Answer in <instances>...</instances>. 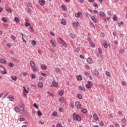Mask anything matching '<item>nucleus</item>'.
<instances>
[{
    "mask_svg": "<svg viewBox=\"0 0 127 127\" xmlns=\"http://www.w3.org/2000/svg\"><path fill=\"white\" fill-rule=\"evenodd\" d=\"M30 64L31 65V67L33 69V71L34 72H36V71H37V67H35V66H36L35 63H34V62H33L32 61H31L30 62Z\"/></svg>",
    "mask_w": 127,
    "mask_h": 127,
    "instance_id": "nucleus-1",
    "label": "nucleus"
},
{
    "mask_svg": "<svg viewBox=\"0 0 127 127\" xmlns=\"http://www.w3.org/2000/svg\"><path fill=\"white\" fill-rule=\"evenodd\" d=\"M73 119L75 120V121H81V117L78 115L76 114V113H73L72 115Z\"/></svg>",
    "mask_w": 127,
    "mask_h": 127,
    "instance_id": "nucleus-2",
    "label": "nucleus"
},
{
    "mask_svg": "<svg viewBox=\"0 0 127 127\" xmlns=\"http://www.w3.org/2000/svg\"><path fill=\"white\" fill-rule=\"evenodd\" d=\"M85 86L87 89H91L93 87V82L91 81H88Z\"/></svg>",
    "mask_w": 127,
    "mask_h": 127,
    "instance_id": "nucleus-3",
    "label": "nucleus"
},
{
    "mask_svg": "<svg viewBox=\"0 0 127 127\" xmlns=\"http://www.w3.org/2000/svg\"><path fill=\"white\" fill-rule=\"evenodd\" d=\"M0 71L1 72V74H7V72L5 70V68L3 66L0 65Z\"/></svg>",
    "mask_w": 127,
    "mask_h": 127,
    "instance_id": "nucleus-4",
    "label": "nucleus"
},
{
    "mask_svg": "<svg viewBox=\"0 0 127 127\" xmlns=\"http://www.w3.org/2000/svg\"><path fill=\"white\" fill-rule=\"evenodd\" d=\"M75 107L77 108L78 110H80L81 109V107L82 106V105L81 103L79 102V101H76L75 103Z\"/></svg>",
    "mask_w": 127,
    "mask_h": 127,
    "instance_id": "nucleus-5",
    "label": "nucleus"
},
{
    "mask_svg": "<svg viewBox=\"0 0 127 127\" xmlns=\"http://www.w3.org/2000/svg\"><path fill=\"white\" fill-rule=\"evenodd\" d=\"M59 39L61 41L62 45H63L65 47H68V45H67V43H66V42H65V41L64 40H62V39H61V38H60Z\"/></svg>",
    "mask_w": 127,
    "mask_h": 127,
    "instance_id": "nucleus-6",
    "label": "nucleus"
},
{
    "mask_svg": "<svg viewBox=\"0 0 127 127\" xmlns=\"http://www.w3.org/2000/svg\"><path fill=\"white\" fill-rule=\"evenodd\" d=\"M93 117L95 121H99V116H98V115H97V114L96 113L93 114Z\"/></svg>",
    "mask_w": 127,
    "mask_h": 127,
    "instance_id": "nucleus-7",
    "label": "nucleus"
},
{
    "mask_svg": "<svg viewBox=\"0 0 127 127\" xmlns=\"http://www.w3.org/2000/svg\"><path fill=\"white\" fill-rule=\"evenodd\" d=\"M72 25L74 27H77L80 25V23H79V22H73L72 23Z\"/></svg>",
    "mask_w": 127,
    "mask_h": 127,
    "instance_id": "nucleus-8",
    "label": "nucleus"
},
{
    "mask_svg": "<svg viewBox=\"0 0 127 127\" xmlns=\"http://www.w3.org/2000/svg\"><path fill=\"white\" fill-rule=\"evenodd\" d=\"M50 43H51L53 47H56V43L53 39L50 40Z\"/></svg>",
    "mask_w": 127,
    "mask_h": 127,
    "instance_id": "nucleus-9",
    "label": "nucleus"
},
{
    "mask_svg": "<svg viewBox=\"0 0 127 127\" xmlns=\"http://www.w3.org/2000/svg\"><path fill=\"white\" fill-rule=\"evenodd\" d=\"M80 15H82V12L81 11H78L77 13L75 14V16L77 18L80 17Z\"/></svg>",
    "mask_w": 127,
    "mask_h": 127,
    "instance_id": "nucleus-10",
    "label": "nucleus"
},
{
    "mask_svg": "<svg viewBox=\"0 0 127 127\" xmlns=\"http://www.w3.org/2000/svg\"><path fill=\"white\" fill-rule=\"evenodd\" d=\"M99 16H101V17H104L106 15V13L104 12L103 11H100L99 13Z\"/></svg>",
    "mask_w": 127,
    "mask_h": 127,
    "instance_id": "nucleus-11",
    "label": "nucleus"
},
{
    "mask_svg": "<svg viewBox=\"0 0 127 127\" xmlns=\"http://www.w3.org/2000/svg\"><path fill=\"white\" fill-rule=\"evenodd\" d=\"M39 3H40V5H44V4H45V0H40L39 1Z\"/></svg>",
    "mask_w": 127,
    "mask_h": 127,
    "instance_id": "nucleus-12",
    "label": "nucleus"
},
{
    "mask_svg": "<svg viewBox=\"0 0 127 127\" xmlns=\"http://www.w3.org/2000/svg\"><path fill=\"white\" fill-rule=\"evenodd\" d=\"M92 20L94 21V22H95V23H98V19L95 17V16H91V17Z\"/></svg>",
    "mask_w": 127,
    "mask_h": 127,
    "instance_id": "nucleus-13",
    "label": "nucleus"
},
{
    "mask_svg": "<svg viewBox=\"0 0 127 127\" xmlns=\"http://www.w3.org/2000/svg\"><path fill=\"white\" fill-rule=\"evenodd\" d=\"M61 23L63 25H66L67 24V23L66 22V21H65V19L64 18H63L62 19Z\"/></svg>",
    "mask_w": 127,
    "mask_h": 127,
    "instance_id": "nucleus-14",
    "label": "nucleus"
},
{
    "mask_svg": "<svg viewBox=\"0 0 127 127\" xmlns=\"http://www.w3.org/2000/svg\"><path fill=\"white\" fill-rule=\"evenodd\" d=\"M86 61L87 63H89V64H92L93 63V60H91V58H88L87 60Z\"/></svg>",
    "mask_w": 127,
    "mask_h": 127,
    "instance_id": "nucleus-15",
    "label": "nucleus"
},
{
    "mask_svg": "<svg viewBox=\"0 0 127 127\" xmlns=\"http://www.w3.org/2000/svg\"><path fill=\"white\" fill-rule=\"evenodd\" d=\"M0 63H2L3 64H6V61L3 59H0Z\"/></svg>",
    "mask_w": 127,
    "mask_h": 127,
    "instance_id": "nucleus-16",
    "label": "nucleus"
},
{
    "mask_svg": "<svg viewBox=\"0 0 127 127\" xmlns=\"http://www.w3.org/2000/svg\"><path fill=\"white\" fill-rule=\"evenodd\" d=\"M103 46L105 48H108V43L107 42V41H104Z\"/></svg>",
    "mask_w": 127,
    "mask_h": 127,
    "instance_id": "nucleus-17",
    "label": "nucleus"
},
{
    "mask_svg": "<svg viewBox=\"0 0 127 127\" xmlns=\"http://www.w3.org/2000/svg\"><path fill=\"white\" fill-rule=\"evenodd\" d=\"M38 86L39 88H43V83L42 82H39L38 83Z\"/></svg>",
    "mask_w": 127,
    "mask_h": 127,
    "instance_id": "nucleus-18",
    "label": "nucleus"
},
{
    "mask_svg": "<svg viewBox=\"0 0 127 127\" xmlns=\"http://www.w3.org/2000/svg\"><path fill=\"white\" fill-rule=\"evenodd\" d=\"M105 74L106 76H107V77H109V78H111V73H110V72L106 71L105 72Z\"/></svg>",
    "mask_w": 127,
    "mask_h": 127,
    "instance_id": "nucleus-19",
    "label": "nucleus"
},
{
    "mask_svg": "<svg viewBox=\"0 0 127 127\" xmlns=\"http://www.w3.org/2000/svg\"><path fill=\"white\" fill-rule=\"evenodd\" d=\"M14 21H15L16 22H17L18 23L20 22V20H19V18H18V17H15L14 18Z\"/></svg>",
    "mask_w": 127,
    "mask_h": 127,
    "instance_id": "nucleus-20",
    "label": "nucleus"
},
{
    "mask_svg": "<svg viewBox=\"0 0 127 127\" xmlns=\"http://www.w3.org/2000/svg\"><path fill=\"white\" fill-rule=\"evenodd\" d=\"M52 84L54 87H55L56 88H57V87H58V83H57L56 82L53 81Z\"/></svg>",
    "mask_w": 127,
    "mask_h": 127,
    "instance_id": "nucleus-21",
    "label": "nucleus"
},
{
    "mask_svg": "<svg viewBox=\"0 0 127 127\" xmlns=\"http://www.w3.org/2000/svg\"><path fill=\"white\" fill-rule=\"evenodd\" d=\"M59 101L60 103H61L62 104H63V103H64V98H63V97H60Z\"/></svg>",
    "mask_w": 127,
    "mask_h": 127,
    "instance_id": "nucleus-22",
    "label": "nucleus"
},
{
    "mask_svg": "<svg viewBox=\"0 0 127 127\" xmlns=\"http://www.w3.org/2000/svg\"><path fill=\"white\" fill-rule=\"evenodd\" d=\"M62 8L63 9V10H64V11H66V10H67V8H66L64 4L62 5Z\"/></svg>",
    "mask_w": 127,
    "mask_h": 127,
    "instance_id": "nucleus-23",
    "label": "nucleus"
},
{
    "mask_svg": "<svg viewBox=\"0 0 127 127\" xmlns=\"http://www.w3.org/2000/svg\"><path fill=\"white\" fill-rule=\"evenodd\" d=\"M59 95L60 96H63V95H64V90L63 89L59 92Z\"/></svg>",
    "mask_w": 127,
    "mask_h": 127,
    "instance_id": "nucleus-24",
    "label": "nucleus"
},
{
    "mask_svg": "<svg viewBox=\"0 0 127 127\" xmlns=\"http://www.w3.org/2000/svg\"><path fill=\"white\" fill-rule=\"evenodd\" d=\"M77 79L79 81H81V80L83 79V77L81 75H79L77 76Z\"/></svg>",
    "mask_w": 127,
    "mask_h": 127,
    "instance_id": "nucleus-25",
    "label": "nucleus"
},
{
    "mask_svg": "<svg viewBox=\"0 0 127 127\" xmlns=\"http://www.w3.org/2000/svg\"><path fill=\"white\" fill-rule=\"evenodd\" d=\"M10 78L12 80H13V81H16V80H17V77L16 76L13 77V76H11Z\"/></svg>",
    "mask_w": 127,
    "mask_h": 127,
    "instance_id": "nucleus-26",
    "label": "nucleus"
},
{
    "mask_svg": "<svg viewBox=\"0 0 127 127\" xmlns=\"http://www.w3.org/2000/svg\"><path fill=\"white\" fill-rule=\"evenodd\" d=\"M94 74L96 76H98V75H99V71L95 69L94 71Z\"/></svg>",
    "mask_w": 127,
    "mask_h": 127,
    "instance_id": "nucleus-27",
    "label": "nucleus"
},
{
    "mask_svg": "<svg viewBox=\"0 0 127 127\" xmlns=\"http://www.w3.org/2000/svg\"><path fill=\"white\" fill-rule=\"evenodd\" d=\"M8 66H9L10 67L13 68V67H14V64H13L12 63H9L8 64Z\"/></svg>",
    "mask_w": 127,
    "mask_h": 127,
    "instance_id": "nucleus-28",
    "label": "nucleus"
},
{
    "mask_svg": "<svg viewBox=\"0 0 127 127\" xmlns=\"http://www.w3.org/2000/svg\"><path fill=\"white\" fill-rule=\"evenodd\" d=\"M14 110L16 112V113H18V112H19V108L17 107H15Z\"/></svg>",
    "mask_w": 127,
    "mask_h": 127,
    "instance_id": "nucleus-29",
    "label": "nucleus"
},
{
    "mask_svg": "<svg viewBox=\"0 0 127 127\" xmlns=\"http://www.w3.org/2000/svg\"><path fill=\"white\" fill-rule=\"evenodd\" d=\"M31 45H32V46H35V45H36V42L34 40H33L31 43Z\"/></svg>",
    "mask_w": 127,
    "mask_h": 127,
    "instance_id": "nucleus-30",
    "label": "nucleus"
},
{
    "mask_svg": "<svg viewBox=\"0 0 127 127\" xmlns=\"http://www.w3.org/2000/svg\"><path fill=\"white\" fill-rule=\"evenodd\" d=\"M113 19L114 20H115V21H117V20H118V17L117 16V15H113Z\"/></svg>",
    "mask_w": 127,
    "mask_h": 127,
    "instance_id": "nucleus-31",
    "label": "nucleus"
},
{
    "mask_svg": "<svg viewBox=\"0 0 127 127\" xmlns=\"http://www.w3.org/2000/svg\"><path fill=\"white\" fill-rule=\"evenodd\" d=\"M5 9L6 11H7L8 12H10V13H11L12 12L11 9L8 8H5Z\"/></svg>",
    "mask_w": 127,
    "mask_h": 127,
    "instance_id": "nucleus-32",
    "label": "nucleus"
},
{
    "mask_svg": "<svg viewBox=\"0 0 127 127\" xmlns=\"http://www.w3.org/2000/svg\"><path fill=\"white\" fill-rule=\"evenodd\" d=\"M79 89H80V90H81V91H83V92H85V91H86V88H85L84 87H79Z\"/></svg>",
    "mask_w": 127,
    "mask_h": 127,
    "instance_id": "nucleus-33",
    "label": "nucleus"
},
{
    "mask_svg": "<svg viewBox=\"0 0 127 127\" xmlns=\"http://www.w3.org/2000/svg\"><path fill=\"white\" fill-rule=\"evenodd\" d=\"M18 120L20 122H24V121H25V119L23 118H20L18 119Z\"/></svg>",
    "mask_w": 127,
    "mask_h": 127,
    "instance_id": "nucleus-34",
    "label": "nucleus"
},
{
    "mask_svg": "<svg viewBox=\"0 0 127 127\" xmlns=\"http://www.w3.org/2000/svg\"><path fill=\"white\" fill-rule=\"evenodd\" d=\"M41 68L43 69V70H46V69H47V66H44V65H42L41 66Z\"/></svg>",
    "mask_w": 127,
    "mask_h": 127,
    "instance_id": "nucleus-35",
    "label": "nucleus"
},
{
    "mask_svg": "<svg viewBox=\"0 0 127 127\" xmlns=\"http://www.w3.org/2000/svg\"><path fill=\"white\" fill-rule=\"evenodd\" d=\"M2 20L4 22H7V19H6V18H5V17H2Z\"/></svg>",
    "mask_w": 127,
    "mask_h": 127,
    "instance_id": "nucleus-36",
    "label": "nucleus"
},
{
    "mask_svg": "<svg viewBox=\"0 0 127 127\" xmlns=\"http://www.w3.org/2000/svg\"><path fill=\"white\" fill-rule=\"evenodd\" d=\"M77 98H78V99H80V100H82V99H83V97H82V95L81 94H78Z\"/></svg>",
    "mask_w": 127,
    "mask_h": 127,
    "instance_id": "nucleus-37",
    "label": "nucleus"
},
{
    "mask_svg": "<svg viewBox=\"0 0 127 127\" xmlns=\"http://www.w3.org/2000/svg\"><path fill=\"white\" fill-rule=\"evenodd\" d=\"M37 115L38 116H42V113H41V112L40 111H38Z\"/></svg>",
    "mask_w": 127,
    "mask_h": 127,
    "instance_id": "nucleus-38",
    "label": "nucleus"
},
{
    "mask_svg": "<svg viewBox=\"0 0 127 127\" xmlns=\"http://www.w3.org/2000/svg\"><path fill=\"white\" fill-rule=\"evenodd\" d=\"M23 89H24V93H27V94H28V91L26 90L25 88V87L23 86Z\"/></svg>",
    "mask_w": 127,
    "mask_h": 127,
    "instance_id": "nucleus-39",
    "label": "nucleus"
},
{
    "mask_svg": "<svg viewBox=\"0 0 127 127\" xmlns=\"http://www.w3.org/2000/svg\"><path fill=\"white\" fill-rule=\"evenodd\" d=\"M84 66H85V68H86V69H87V70H89L90 66H89L88 64H85Z\"/></svg>",
    "mask_w": 127,
    "mask_h": 127,
    "instance_id": "nucleus-40",
    "label": "nucleus"
},
{
    "mask_svg": "<svg viewBox=\"0 0 127 127\" xmlns=\"http://www.w3.org/2000/svg\"><path fill=\"white\" fill-rule=\"evenodd\" d=\"M84 75H85V76H86L87 77H90V74L87 72H85L84 73Z\"/></svg>",
    "mask_w": 127,
    "mask_h": 127,
    "instance_id": "nucleus-41",
    "label": "nucleus"
},
{
    "mask_svg": "<svg viewBox=\"0 0 127 127\" xmlns=\"http://www.w3.org/2000/svg\"><path fill=\"white\" fill-rule=\"evenodd\" d=\"M99 125L101 126V127H104V123H103V121H100Z\"/></svg>",
    "mask_w": 127,
    "mask_h": 127,
    "instance_id": "nucleus-42",
    "label": "nucleus"
},
{
    "mask_svg": "<svg viewBox=\"0 0 127 127\" xmlns=\"http://www.w3.org/2000/svg\"><path fill=\"white\" fill-rule=\"evenodd\" d=\"M55 70L57 73H59V72L60 71V69L59 68L57 67L56 68Z\"/></svg>",
    "mask_w": 127,
    "mask_h": 127,
    "instance_id": "nucleus-43",
    "label": "nucleus"
},
{
    "mask_svg": "<svg viewBox=\"0 0 127 127\" xmlns=\"http://www.w3.org/2000/svg\"><path fill=\"white\" fill-rule=\"evenodd\" d=\"M25 26L26 27H27V26H30V23L28 22H25Z\"/></svg>",
    "mask_w": 127,
    "mask_h": 127,
    "instance_id": "nucleus-44",
    "label": "nucleus"
},
{
    "mask_svg": "<svg viewBox=\"0 0 127 127\" xmlns=\"http://www.w3.org/2000/svg\"><path fill=\"white\" fill-rule=\"evenodd\" d=\"M81 112L85 114V113H87V110H86V109H83L81 110Z\"/></svg>",
    "mask_w": 127,
    "mask_h": 127,
    "instance_id": "nucleus-45",
    "label": "nucleus"
},
{
    "mask_svg": "<svg viewBox=\"0 0 127 127\" xmlns=\"http://www.w3.org/2000/svg\"><path fill=\"white\" fill-rule=\"evenodd\" d=\"M102 48H99L98 49V52H99V54H102Z\"/></svg>",
    "mask_w": 127,
    "mask_h": 127,
    "instance_id": "nucleus-46",
    "label": "nucleus"
},
{
    "mask_svg": "<svg viewBox=\"0 0 127 127\" xmlns=\"http://www.w3.org/2000/svg\"><path fill=\"white\" fill-rule=\"evenodd\" d=\"M11 39H12V40H15L16 39V38L15 37V36L11 35Z\"/></svg>",
    "mask_w": 127,
    "mask_h": 127,
    "instance_id": "nucleus-47",
    "label": "nucleus"
},
{
    "mask_svg": "<svg viewBox=\"0 0 127 127\" xmlns=\"http://www.w3.org/2000/svg\"><path fill=\"white\" fill-rule=\"evenodd\" d=\"M57 127H64L62 126V125H61L60 123H59L57 124Z\"/></svg>",
    "mask_w": 127,
    "mask_h": 127,
    "instance_id": "nucleus-48",
    "label": "nucleus"
},
{
    "mask_svg": "<svg viewBox=\"0 0 127 127\" xmlns=\"http://www.w3.org/2000/svg\"><path fill=\"white\" fill-rule=\"evenodd\" d=\"M70 37L71 38H75V34H70Z\"/></svg>",
    "mask_w": 127,
    "mask_h": 127,
    "instance_id": "nucleus-49",
    "label": "nucleus"
},
{
    "mask_svg": "<svg viewBox=\"0 0 127 127\" xmlns=\"http://www.w3.org/2000/svg\"><path fill=\"white\" fill-rule=\"evenodd\" d=\"M34 107L36 108V109H39V107H38L37 104H36V103L34 104Z\"/></svg>",
    "mask_w": 127,
    "mask_h": 127,
    "instance_id": "nucleus-50",
    "label": "nucleus"
},
{
    "mask_svg": "<svg viewBox=\"0 0 127 127\" xmlns=\"http://www.w3.org/2000/svg\"><path fill=\"white\" fill-rule=\"evenodd\" d=\"M32 79H35V78H36V76L35 75V74H32Z\"/></svg>",
    "mask_w": 127,
    "mask_h": 127,
    "instance_id": "nucleus-51",
    "label": "nucleus"
},
{
    "mask_svg": "<svg viewBox=\"0 0 127 127\" xmlns=\"http://www.w3.org/2000/svg\"><path fill=\"white\" fill-rule=\"evenodd\" d=\"M120 53L123 54V53H124L125 52V51L124 50V49H120Z\"/></svg>",
    "mask_w": 127,
    "mask_h": 127,
    "instance_id": "nucleus-52",
    "label": "nucleus"
},
{
    "mask_svg": "<svg viewBox=\"0 0 127 127\" xmlns=\"http://www.w3.org/2000/svg\"><path fill=\"white\" fill-rule=\"evenodd\" d=\"M41 74L42 75V76H44V77H46L47 76V74L43 72H42Z\"/></svg>",
    "mask_w": 127,
    "mask_h": 127,
    "instance_id": "nucleus-53",
    "label": "nucleus"
},
{
    "mask_svg": "<svg viewBox=\"0 0 127 127\" xmlns=\"http://www.w3.org/2000/svg\"><path fill=\"white\" fill-rule=\"evenodd\" d=\"M100 36H102V37H105V34L104 33L101 32L100 34Z\"/></svg>",
    "mask_w": 127,
    "mask_h": 127,
    "instance_id": "nucleus-54",
    "label": "nucleus"
},
{
    "mask_svg": "<svg viewBox=\"0 0 127 127\" xmlns=\"http://www.w3.org/2000/svg\"><path fill=\"white\" fill-rule=\"evenodd\" d=\"M9 100L11 102H12L13 101V100H14V97L13 96H12L11 98H10Z\"/></svg>",
    "mask_w": 127,
    "mask_h": 127,
    "instance_id": "nucleus-55",
    "label": "nucleus"
},
{
    "mask_svg": "<svg viewBox=\"0 0 127 127\" xmlns=\"http://www.w3.org/2000/svg\"><path fill=\"white\" fill-rule=\"evenodd\" d=\"M59 110L60 112H61V113H62L63 112V109H62V108H61V107H60L59 108Z\"/></svg>",
    "mask_w": 127,
    "mask_h": 127,
    "instance_id": "nucleus-56",
    "label": "nucleus"
},
{
    "mask_svg": "<svg viewBox=\"0 0 127 127\" xmlns=\"http://www.w3.org/2000/svg\"><path fill=\"white\" fill-rule=\"evenodd\" d=\"M53 115V116H54V117L57 116V112H55V111L54 112Z\"/></svg>",
    "mask_w": 127,
    "mask_h": 127,
    "instance_id": "nucleus-57",
    "label": "nucleus"
},
{
    "mask_svg": "<svg viewBox=\"0 0 127 127\" xmlns=\"http://www.w3.org/2000/svg\"><path fill=\"white\" fill-rule=\"evenodd\" d=\"M90 25H91V26H92V27H95V25L94 24V23L93 22L90 23Z\"/></svg>",
    "mask_w": 127,
    "mask_h": 127,
    "instance_id": "nucleus-58",
    "label": "nucleus"
},
{
    "mask_svg": "<svg viewBox=\"0 0 127 127\" xmlns=\"http://www.w3.org/2000/svg\"><path fill=\"white\" fill-rule=\"evenodd\" d=\"M122 122L123 123H126V122H127V120H126V119L125 118H123L122 120Z\"/></svg>",
    "mask_w": 127,
    "mask_h": 127,
    "instance_id": "nucleus-59",
    "label": "nucleus"
},
{
    "mask_svg": "<svg viewBox=\"0 0 127 127\" xmlns=\"http://www.w3.org/2000/svg\"><path fill=\"white\" fill-rule=\"evenodd\" d=\"M6 45L9 48H10V47H11V46L10 45V44H6Z\"/></svg>",
    "mask_w": 127,
    "mask_h": 127,
    "instance_id": "nucleus-60",
    "label": "nucleus"
},
{
    "mask_svg": "<svg viewBox=\"0 0 127 127\" xmlns=\"http://www.w3.org/2000/svg\"><path fill=\"white\" fill-rule=\"evenodd\" d=\"M102 19H103V21H105V22H106L107 23V19H106V18L103 17Z\"/></svg>",
    "mask_w": 127,
    "mask_h": 127,
    "instance_id": "nucleus-61",
    "label": "nucleus"
},
{
    "mask_svg": "<svg viewBox=\"0 0 127 127\" xmlns=\"http://www.w3.org/2000/svg\"><path fill=\"white\" fill-rule=\"evenodd\" d=\"M22 39L23 40V42H24V43H25V44H26V41L25 40V39H24L23 37L22 38Z\"/></svg>",
    "mask_w": 127,
    "mask_h": 127,
    "instance_id": "nucleus-62",
    "label": "nucleus"
},
{
    "mask_svg": "<svg viewBox=\"0 0 127 127\" xmlns=\"http://www.w3.org/2000/svg\"><path fill=\"white\" fill-rule=\"evenodd\" d=\"M50 34H51V35H52V36H55V34H54V33H53L52 31H51V32H50Z\"/></svg>",
    "mask_w": 127,
    "mask_h": 127,
    "instance_id": "nucleus-63",
    "label": "nucleus"
},
{
    "mask_svg": "<svg viewBox=\"0 0 127 127\" xmlns=\"http://www.w3.org/2000/svg\"><path fill=\"white\" fill-rule=\"evenodd\" d=\"M23 76H27V73L26 72H22Z\"/></svg>",
    "mask_w": 127,
    "mask_h": 127,
    "instance_id": "nucleus-64",
    "label": "nucleus"
}]
</instances>
